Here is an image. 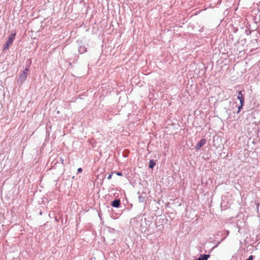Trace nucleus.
I'll list each match as a JSON object with an SVG mask.
<instances>
[{
	"instance_id": "1",
	"label": "nucleus",
	"mask_w": 260,
	"mask_h": 260,
	"mask_svg": "<svg viewBox=\"0 0 260 260\" xmlns=\"http://www.w3.org/2000/svg\"><path fill=\"white\" fill-rule=\"evenodd\" d=\"M16 36L15 32H12L11 35L9 36L8 39L7 40L5 45L3 48V51H5L8 49L11 44L13 43V42L15 39Z\"/></svg>"
},
{
	"instance_id": "2",
	"label": "nucleus",
	"mask_w": 260,
	"mask_h": 260,
	"mask_svg": "<svg viewBox=\"0 0 260 260\" xmlns=\"http://www.w3.org/2000/svg\"><path fill=\"white\" fill-rule=\"evenodd\" d=\"M77 44L78 46V52L82 54L87 51V47L82 40H78Z\"/></svg>"
},
{
	"instance_id": "3",
	"label": "nucleus",
	"mask_w": 260,
	"mask_h": 260,
	"mask_svg": "<svg viewBox=\"0 0 260 260\" xmlns=\"http://www.w3.org/2000/svg\"><path fill=\"white\" fill-rule=\"evenodd\" d=\"M237 98H238V99L239 100L240 103V105L238 106V110H237V111L236 112V113L237 114H238L241 111V109H242V107H243V106L244 105V95L242 93L241 91H240L238 92V95Z\"/></svg>"
},
{
	"instance_id": "4",
	"label": "nucleus",
	"mask_w": 260,
	"mask_h": 260,
	"mask_svg": "<svg viewBox=\"0 0 260 260\" xmlns=\"http://www.w3.org/2000/svg\"><path fill=\"white\" fill-rule=\"evenodd\" d=\"M28 71V69L27 68H25L22 71V73H20L19 80L21 83H22L26 80Z\"/></svg>"
},
{
	"instance_id": "5",
	"label": "nucleus",
	"mask_w": 260,
	"mask_h": 260,
	"mask_svg": "<svg viewBox=\"0 0 260 260\" xmlns=\"http://www.w3.org/2000/svg\"><path fill=\"white\" fill-rule=\"evenodd\" d=\"M111 205L114 208H120L121 207V202L120 199H115L111 202Z\"/></svg>"
},
{
	"instance_id": "6",
	"label": "nucleus",
	"mask_w": 260,
	"mask_h": 260,
	"mask_svg": "<svg viewBox=\"0 0 260 260\" xmlns=\"http://www.w3.org/2000/svg\"><path fill=\"white\" fill-rule=\"evenodd\" d=\"M206 142L205 139H201L196 145L195 146V148L197 150H199L202 146H203Z\"/></svg>"
},
{
	"instance_id": "7",
	"label": "nucleus",
	"mask_w": 260,
	"mask_h": 260,
	"mask_svg": "<svg viewBox=\"0 0 260 260\" xmlns=\"http://www.w3.org/2000/svg\"><path fill=\"white\" fill-rule=\"evenodd\" d=\"M210 257V254H201L196 260H207Z\"/></svg>"
},
{
	"instance_id": "8",
	"label": "nucleus",
	"mask_w": 260,
	"mask_h": 260,
	"mask_svg": "<svg viewBox=\"0 0 260 260\" xmlns=\"http://www.w3.org/2000/svg\"><path fill=\"white\" fill-rule=\"evenodd\" d=\"M155 161L153 159H151L149 161V168L150 169H153L155 165Z\"/></svg>"
},
{
	"instance_id": "9",
	"label": "nucleus",
	"mask_w": 260,
	"mask_h": 260,
	"mask_svg": "<svg viewBox=\"0 0 260 260\" xmlns=\"http://www.w3.org/2000/svg\"><path fill=\"white\" fill-rule=\"evenodd\" d=\"M139 202L140 203H143L145 201V198L142 196L140 195L138 198Z\"/></svg>"
},
{
	"instance_id": "10",
	"label": "nucleus",
	"mask_w": 260,
	"mask_h": 260,
	"mask_svg": "<svg viewBox=\"0 0 260 260\" xmlns=\"http://www.w3.org/2000/svg\"><path fill=\"white\" fill-rule=\"evenodd\" d=\"M245 32L247 35H249L251 32V31L249 29H246Z\"/></svg>"
},
{
	"instance_id": "11",
	"label": "nucleus",
	"mask_w": 260,
	"mask_h": 260,
	"mask_svg": "<svg viewBox=\"0 0 260 260\" xmlns=\"http://www.w3.org/2000/svg\"><path fill=\"white\" fill-rule=\"evenodd\" d=\"M254 258V256L253 255H250L249 256L248 258H247L246 260H253Z\"/></svg>"
},
{
	"instance_id": "12",
	"label": "nucleus",
	"mask_w": 260,
	"mask_h": 260,
	"mask_svg": "<svg viewBox=\"0 0 260 260\" xmlns=\"http://www.w3.org/2000/svg\"><path fill=\"white\" fill-rule=\"evenodd\" d=\"M113 173V172H111V173L110 174H109V176H108V177H107V179H108V180H110V179H111Z\"/></svg>"
},
{
	"instance_id": "13",
	"label": "nucleus",
	"mask_w": 260,
	"mask_h": 260,
	"mask_svg": "<svg viewBox=\"0 0 260 260\" xmlns=\"http://www.w3.org/2000/svg\"><path fill=\"white\" fill-rule=\"evenodd\" d=\"M116 173V175L118 176H122V174L121 172H117Z\"/></svg>"
},
{
	"instance_id": "14",
	"label": "nucleus",
	"mask_w": 260,
	"mask_h": 260,
	"mask_svg": "<svg viewBox=\"0 0 260 260\" xmlns=\"http://www.w3.org/2000/svg\"><path fill=\"white\" fill-rule=\"evenodd\" d=\"M77 172L78 173H81L82 172V169L81 168H78L77 170Z\"/></svg>"
},
{
	"instance_id": "15",
	"label": "nucleus",
	"mask_w": 260,
	"mask_h": 260,
	"mask_svg": "<svg viewBox=\"0 0 260 260\" xmlns=\"http://www.w3.org/2000/svg\"><path fill=\"white\" fill-rule=\"evenodd\" d=\"M238 43H239V41H238V40H237V41H236V42H235L234 43L235 45H237V44H238Z\"/></svg>"
},
{
	"instance_id": "16",
	"label": "nucleus",
	"mask_w": 260,
	"mask_h": 260,
	"mask_svg": "<svg viewBox=\"0 0 260 260\" xmlns=\"http://www.w3.org/2000/svg\"><path fill=\"white\" fill-rule=\"evenodd\" d=\"M219 243H220V242H218V243L216 244V245L214 247L218 246V245H219Z\"/></svg>"
},
{
	"instance_id": "17",
	"label": "nucleus",
	"mask_w": 260,
	"mask_h": 260,
	"mask_svg": "<svg viewBox=\"0 0 260 260\" xmlns=\"http://www.w3.org/2000/svg\"><path fill=\"white\" fill-rule=\"evenodd\" d=\"M233 105H235V107L237 106V103L236 102L234 103Z\"/></svg>"
},
{
	"instance_id": "18",
	"label": "nucleus",
	"mask_w": 260,
	"mask_h": 260,
	"mask_svg": "<svg viewBox=\"0 0 260 260\" xmlns=\"http://www.w3.org/2000/svg\"><path fill=\"white\" fill-rule=\"evenodd\" d=\"M242 41H243V42H246V39H244L243 40H242Z\"/></svg>"
},
{
	"instance_id": "19",
	"label": "nucleus",
	"mask_w": 260,
	"mask_h": 260,
	"mask_svg": "<svg viewBox=\"0 0 260 260\" xmlns=\"http://www.w3.org/2000/svg\"><path fill=\"white\" fill-rule=\"evenodd\" d=\"M42 212H41H41H40V215H42Z\"/></svg>"
},
{
	"instance_id": "20",
	"label": "nucleus",
	"mask_w": 260,
	"mask_h": 260,
	"mask_svg": "<svg viewBox=\"0 0 260 260\" xmlns=\"http://www.w3.org/2000/svg\"><path fill=\"white\" fill-rule=\"evenodd\" d=\"M257 207L259 206V204H257Z\"/></svg>"
}]
</instances>
